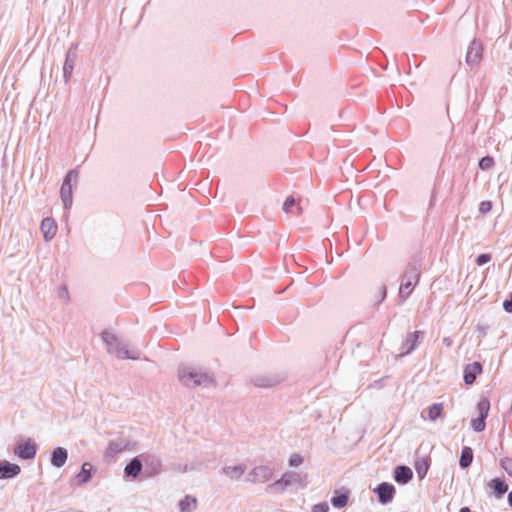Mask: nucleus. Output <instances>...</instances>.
I'll use <instances>...</instances> for the list:
<instances>
[{"label":"nucleus","mask_w":512,"mask_h":512,"mask_svg":"<svg viewBox=\"0 0 512 512\" xmlns=\"http://www.w3.org/2000/svg\"><path fill=\"white\" fill-rule=\"evenodd\" d=\"M134 445L135 443H132L131 441H125L122 438L110 440L104 451L103 457L106 461L115 460L118 454L124 451H131L132 446Z\"/></svg>","instance_id":"nucleus-9"},{"label":"nucleus","mask_w":512,"mask_h":512,"mask_svg":"<svg viewBox=\"0 0 512 512\" xmlns=\"http://www.w3.org/2000/svg\"><path fill=\"white\" fill-rule=\"evenodd\" d=\"M38 449L37 443L32 438L20 436L15 441L13 453L20 460L31 461L35 459Z\"/></svg>","instance_id":"nucleus-6"},{"label":"nucleus","mask_w":512,"mask_h":512,"mask_svg":"<svg viewBox=\"0 0 512 512\" xmlns=\"http://www.w3.org/2000/svg\"><path fill=\"white\" fill-rule=\"evenodd\" d=\"M100 338L106 346L109 354L115 353L121 360H139L141 352L138 349L130 350L128 344L122 341L117 334L110 329H104L100 333Z\"/></svg>","instance_id":"nucleus-3"},{"label":"nucleus","mask_w":512,"mask_h":512,"mask_svg":"<svg viewBox=\"0 0 512 512\" xmlns=\"http://www.w3.org/2000/svg\"><path fill=\"white\" fill-rule=\"evenodd\" d=\"M494 165L495 160L491 155L483 156L478 160V169L481 171H488L492 169Z\"/></svg>","instance_id":"nucleus-29"},{"label":"nucleus","mask_w":512,"mask_h":512,"mask_svg":"<svg viewBox=\"0 0 512 512\" xmlns=\"http://www.w3.org/2000/svg\"><path fill=\"white\" fill-rule=\"evenodd\" d=\"M21 473V467L17 463L8 460H0V480L16 478Z\"/></svg>","instance_id":"nucleus-20"},{"label":"nucleus","mask_w":512,"mask_h":512,"mask_svg":"<svg viewBox=\"0 0 512 512\" xmlns=\"http://www.w3.org/2000/svg\"><path fill=\"white\" fill-rule=\"evenodd\" d=\"M500 467L510 476L512 477V458L504 457L500 459Z\"/></svg>","instance_id":"nucleus-31"},{"label":"nucleus","mask_w":512,"mask_h":512,"mask_svg":"<svg viewBox=\"0 0 512 512\" xmlns=\"http://www.w3.org/2000/svg\"><path fill=\"white\" fill-rule=\"evenodd\" d=\"M507 502H508V505L512 508V490L510 492H508Z\"/></svg>","instance_id":"nucleus-40"},{"label":"nucleus","mask_w":512,"mask_h":512,"mask_svg":"<svg viewBox=\"0 0 512 512\" xmlns=\"http://www.w3.org/2000/svg\"><path fill=\"white\" fill-rule=\"evenodd\" d=\"M503 309L506 313L512 314V291L508 294L502 303Z\"/></svg>","instance_id":"nucleus-37"},{"label":"nucleus","mask_w":512,"mask_h":512,"mask_svg":"<svg viewBox=\"0 0 512 512\" xmlns=\"http://www.w3.org/2000/svg\"><path fill=\"white\" fill-rule=\"evenodd\" d=\"M424 338L425 332L422 330H415L409 333L401 345L402 352L400 356L405 357L413 353L423 342Z\"/></svg>","instance_id":"nucleus-12"},{"label":"nucleus","mask_w":512,"mask_h":512,"mask_svg":"<svg viewBox=\"0 0 512 512\" xmlns=\"http://www.w3.org/2000/svg\"><path fill=\"white\" fill-rule=\"evenodd\" d=\"M79 172L77 168L69 169L63 177L60 187V198L65 212H69L73 205V192L77 184Z\"/></svg>","instance_id":"nucleus-5"},{"label":"nucleus","mask_w":512,"mask_h":512,"mask_svg":"<svg viewBox=\"0 0 512 512\" xmlns=\"http://www.w3.org/2000/svg\"><path fill=\"white\" fill-rule=\"evenodd\" d=\"M493 208V204L490 200H483L479 203L478 210L482 215L488 214Z\"/></svg>","instance_id":"nucleus-32"},{"label":"nucleus","mask_w":512,"mask_h":512,"mask_svg":"<svg viewBox=\"0 0 512 512\" xmlns=\"http://www.w3.org/2000/svg\"><path fill=\"white\" fill-rule=\"evenodd\" d=\"M421 278V259L413 256L406 264L405 269L400 277V285L398 290V305H403L412 295Z\"/></svg>","instance_id":"nucleus-2"},{"label":"nucleus","mask_w":512,"mask_h":512,"mask_svg":"<svg viewBox=\"0 0 512 512\" xmlns=\"http://www.w3.org/2000/svg\"><path fill=\"white\" fill-rule=\"evenodd\" d=\"M68 456L66 448L61 446L54 447L50 453V465L54 468H61L66 464Z\"/></svg>","instance_id":"nucleus-22"},{"label":"nucleus","mask_w":512,"mask_h":512,"mask_svg":"<svg viewBox=\"0 0 512 512\" xmlns=\"http://www.w3.org/2000/svg\"><path fill=\"white\" fill-rule=\"evenodd\" d=\"M351 491L346 487H340L333 491L330 503L335 509H343L348 505Z\"/></svg>","instance_id":"nucleus-17"},{"label":"nucleus","mask_w":512,"mask_h":512,"mask_svg":"<svg viewBox=\"0 0 512 512\" xmlns=\"http://www.w3.org/2000/svg\"><path fill=\"white\" fill-rule=\"evenodd\" d=\"M180 512H192L197 508V498L192 495H185L178 502Z\"/></svg>","instance_id":"nucleus-27"},{"label":"nucleus","mask_w":512,"mask_h":512,"mask_svg":"<svg viewBox=\"0 0 512 512\" xmlns=\"http://www.w3.org/2000/svg\"><path fill=\"white\" fill-rule=\"evenodd\" d=\"M509 412L512 413V402H511V406L509 408Z\"/></svg>","instance_id":"nucleus-45"},{"label":"nucleus","mask_w":512,"mask_h":512,"mask_svg":"<svg viewBox=\"0 0 512 512\" xmlns=\"http://www.w3.org/2000/svg\"><path fill=\"white\" fill-rule=\"evenodd\" d=\"M96 473L95 467L90 462H84L80 471L70 480L71 486H83L87 484Z\"/></svg>","instance_id":"nucleus-14"},{"label":"nucleus","mask_w":512,"mask_h":512,"mask_svg":"<svg viewBox=\"0 0 512 512\" xmlns=\"http://www.w3.org/2000/svg\"><path fill=\"white\" fill-rule=\"evenodd\" d=\"M296 204V201H295V198L293 196H288L284 202H283V205H282V210L285 212V213H290L292 208L295 206Z\"/></svg>","instance_id":"nucleus-34"},{"label":"nucleus","mask_w":512,"mask_h":512,"mask_svg":"<svg viewBox=\"0 0 512 512\" xmlns=\"http://www.w3.org/2000/svg\"><path fill=\"white\" fill-rule=\"evenodd\" d=\"M304 462L303 456L298 453H294L289 457L288 464L291 467H297Z\"/></svg>","instance_id":"nucleus-35"},{"label":"nucleus","mask_w":512,"mask_h":512,"mask_svg":"<svg viewBox=\"0 0 512 512\" xmlns=\"http://www.w3.org/2000/svg\"><path fill=\"white\" fill-rule=\"evenodd\" d=\"M435 200H436V197H435L434 194H432V196L430 198V201H429V207L430 208L435 205Z\"/></svg>","instance_id":"nucleus-41"},{"label":"nucleus","mask_w":512,"mask_h":512,"mask_svg":"<svg viewBox=\"0 0 512 512\" xmlns=\"http://www.w3.org/2000/svg\"><path fill=\"white\" fill-rule=\"evenodd\" d=\"M453 341L450 337H445L443 339V344L446 346V347H450L452 345Z\"/></svg>","instance_id":"nucleus-39"},{"label":"nucleus","mask_w":512,"mask_h":512,"mask_svg":"<svg viewBox=\"0 0 512 512\" xmlns=\"http://www.w3.org/2000/svg\"><path fill=\"white\" fill-rule=\"evenodd\" d=\"M443 411H444L443 403H441V402L432 403L427 408V413H428L427 418L430 421L435 422L437 419H439L441 417V415L443 414Z\"/></svg>","instance_id":"nucleus-28"},{"label":"nucleus","mask_w":512,"mask_h":512,"mask_svg":"<svg viewBox=\"0 0 512 512\" xmlns=\"http://www.w3.org/2000/svg\"><path fill=\"white\" fill-rule=\"evenodd\" d=\"M487 486L490 489V494L496 499H502L509 489L508 483L504 477L492 478L487 483Z\"/></svg>","instance_id":"nucleus-18"},{"label":"nucleus","mask_w":512,"mask_h":512,"mask_svg":"<svg viewBox=\"0 0 512 512\" xmlns=\"http://www.w3.org/2000/svg\"><path fill=\"white\" fill-rule=\"evenodd\" d=\"M381 381H382L381 379L377 380L371 386L376 387V388H381L382 387Z\"/></svg>","instance_id":"nucleus-42"},{"label":"nucleus","mask_w":512,"mask_h":512,"mask_svg":"<svg viewBox=\"0 0 512 512\" xmlns=\"http://www.w3.org/2000/svg\"><path fill=\"white\" fill-rule=\"evenodd\" d=\"M302 480L301 474L293 471H287L281 475V477L270 483L266 491L271 494H281L283 493L289 486L300 483Z\"/></svg>","instance_id":"nucleus-7"},{"label":"nucleus","mask_w":512,"mask_h":512,"mask_svg":"<svg viewBox=\"0 0 512 512\" xmlns=\"http://www.w3.org/2000/svg\"><path fill=\"white\" fill-rule=\"evenodd\" d=\"M392 476L397 484L406 485L413 479V471L409 466L400 464L394 467Z\"/></svg>","instance_id":"nucleus-21"},{"label":"nucleus","mask_w":512,"mask_h":512,"mask_svg":"<svg viewBox=\"0 0 512 512\" xmlns=\"http://www.w3.org/2000/svg\"><path fill=\"white\" fill-rule=\"evenodd\" d=\"M284 380L280 374L257 375L251 379V383L259 388H272Z\"/></svg>","instance_id":"nucleus-16"},{"label":"nucleus","mask_w":512,"mask_h":512,"mask_svg":"<svg viewBox=\"0 0 512 512\" xmlns=\"http://www.w3.org/2000/svg\"><path fill=\"white\" fill-rule=\"evenodd\" d=\"M163 463L159 456L153 453H141L131 458L124 467L125 481H145L161 474Z\"/></svg>","instance_id":"nucleus-1"},{"label":"nucleus","mask_w":512,"mask_h":512,"mask_svg":"<svg viewBox=\"0 0 512 512\" xmlns=\"http://www.w3.org/2000/svg\"><path fill=\"white\" fill-rule=\"evenodd\" d=\"M490 407L491 404L487 397H481L477 402L476 409L478 415L476 418H472L470 421V426L474 432L480 433L485 430L486 420L489 415Z\"/></svg>","instance_id":"nucleus-8"},{"label":"nucleus","mask_w":512,"mask_h":512,"mask_svg":"<svg viewBox=\"0 0 512 512\" xmlns=\"http://www.w3.org/2000/svg\"><path fill=\"white\" fill-rule=\"evenodd\" d=\"M77 48L78 44H72L65 53V60L63 64V79L66 84L71 80L73 70L78 58Z\"/></svg>","instance_id":"nucleus-13"},{"label":"nucleus","mask_w":512,"mask_h":512,"mask_svg":"<svg viewBox=\"0 0 512 512\" xmlns=\"http://www.w3.org/2000/svg\"><path fill=\"white\" fill-rule=\"evenodd\" d=\"M62 295L68 296V290H67L66 286L63 287Z\"/></svg>","instance_id":"nucleus-43"},{"label":"nucleus","mask_w":512,"mask_h":512,"mask_svg":"<svg viewBox=\"0 0 512 512\" xmlns=\"http://www.w3.org/2000/svg\"><path fill=\"white\" fill-rule=\"evenodd\" d=\"M491 259H492V256L490 253H481L476 256L475 263L477 266H483V265L487 264L488 262H490Z\"/></svg>","instance_id":"nucleus-33"},{"label":"nucleus","mask_w":512,"mask_h":512,"mask_svg":"<svg viewBox=\"0 0 512 512\" xmlns=\"http://www.w3.org/2000/svg\"><path fill=\"white\" fill-rule=\"evenodd\" d=\"M178 379L187 388L215 386L213 375L192 366L181 365L178 368Z\"/></svg>","instance_id":"nucleus-4"},{"label":"nucleus","mask_w":512,"mask_h":512,"mask_svg":"<svg viewBox=\"0 0 512 512\" xmlns=\"http://www.w3.org/2000/svg\"><path fill=\"white\" fill-rule=\"evenodd\" d=\"M246 471L245 464H237L234 466H225L222 468L223 474H225L230 479H239Z\"/></svg>","instance_id":"nucleus-26"},{"label":"nucleus","mask_w":512,"mask_h":512,"mask_svg":"<svg viewBox=\"0 0 512 512\" xmlns=\"http://www.w3.org/2000/svg\"><path fill=\"white\" fill-rule=\"evenodd\" d=\"M312 512H329V505L326 501L316 503L311 508Z\"/></svg>","instance_id":"nucleus-36"},{"label":"nucleus","mask_w":512,"mask_h":512,"mask_svg":"<svg viewBox=\"0 0 512 512\" xmlns=\"http://www.w3.org/2000/svg\"><path fill=\"white\" fill-rule=\"evenodd\" d=\"M474 460V451L470 446H463L459 457V467L463 470L468 469Z\"/></svg>","instance_id":"nucleus-25"},{"label":"nucleus","mask_w":512,"mask_h":512,"mask_svg":"<svg viewBox=\"0 0 512 512\" xmlns=\"http://www.w3.org/2000/svg\"><path fill=\"white\" fill-rule=\"evenodd\" d=\"M273 476L272 469L266 465L254 467L247 475L246 481L251 483H265Z\"/></svg>","instance_id":"nucleus-15"},{"label":"nucleus","mask_w":512,"mask_h":512,"mask_svg":"<svg viewBox=\"0 0 512 512\" xmlns=\"http://www.w3.org/2000/svg\"><path fill=\"white\" fill-rule=\"evenodd\" d=\"M489 326L488 325H480L478 324L476 327V331L481 334L482 337H484L487 333Z\"/></svg>","instance_id":"nucleus-38"},{"label":"nucleus","mask_w":512,"mask_h":512,"mask_svg":"<svg viewBox=\"0 0 512 512\" xmlns=\"http://www.w3.org/2000/svg\"><path fill=\"white\" fill-rule=\"evenodd\" d=\"M62 295L68 296V290H67L66 286L63 287Z\"/></svg>","instance_id":"nucleus-44"},{"label":"nucleus","mask_w":512,"mask_h":512,"mask_svg":"<svg viewBox=\"0 0 512 512\" xmlns=\"http://www.w3.org/2000/svg\"><path fill=\"white\" fill-rule=\"evenodd\" d=\"M372 492L377 496L379 504L388 505L393 501L396 495V488L392 483L383 481L377 484L372 489Z\"/></svg>","instance_id":"nucleus-10"},{"label":"nucleus","mask_w":512,"mask_h":512,"mask_svg":"<svg viewBox=\"0 0 512 512\" xmlns=\"http://www.w3.org/2000/svg\"><path fill=\"white\" fill-rule=\"evenodd\" d=\"M431 466V458L430 456H424L421 458H417L414 462V468L417 473L419 480H423L428 473V470Z\"/></svg>","instance_id":"nucleus-24"},{"label":"nucleus","mask_w":512,"mask_h":512,"mask_svg":"<svg viewBox=\"0 0 512 512\" xmlns=\"http://www.w3.org/2000/svg\"><path fill=\"white\" fill-rule=\"evenodd\" d=\"M388 289L386 285H381L379 292L375 297L374 306L381 305L387 298Z\"/></svg>","instance_id":"nucleus-30"},{"label":"nucleus","mask_w":512,"mask_h":512,"mask_svg":"<svg viewBox=\"0 0 512 512\" xmlns=\"http://www.w3.org/2000/svg\"><path fill=\"white\" fill-rule=\"evenodd\" d=\"M483 371V366L479 361H473L466 364L463 369V381L466 385H472L478 375Z\"/></svg>","instance_id":"nucleus-19"},{"label":"nucleus","mask_w":512,"mask_h":512,"mask_svg":"<svg viewBox=\"0 0 512 512\" xmlns=\"http://www.w3.org/2000/svg\"><path fill=\"white\" fill-rule=\"evenodd\" d=\"M40 230L43 234L44 240L49 242L56 236L58 226L54 218L45 217L40 223Z\"/></svg>","instance_id":"nucleus-23"},{"label":"nucleus","mask_w":512,"mask_h":512,"mask_svg":"<svg viewBox=\"0 0 512 512\" xmlns=\"http://www.w3.org/2000/svg\"><path fill=\"white\" fill-rule=\"evenodd\" d=\"M483 59V44L477 39L470 41L466 55L465 62L471 68L477 67Z\"/></svg>","instance_id":"nucleus-11"}]
</instances>
